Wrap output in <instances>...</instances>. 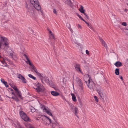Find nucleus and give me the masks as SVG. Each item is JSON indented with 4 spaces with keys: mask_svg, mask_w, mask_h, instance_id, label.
Wrapping results in <instances>:
<instances>
[{
    "mask_svg": "<svg viewBox=\"0 0 128 128\" xmlns=\"http://www.w3.org/2000/svg\"><path fill=\"white\" fill-rule=\"evenodd\" d=\"M84 14L86 18L88 19H89V17L88 16H87V15L85 13H84Z\"/></svg>",
    "mask_w": 128,
    "mask_h": 128,
    "instance_id": "obj_41",
    "label": "nucleus"
},
{
    "mask_svg": "<svg viewBox=\"0 0 128 128\" xmlns=\"http://www.w3.org/2000/svg\"><path fill=\"white\" fill-rule=\"evenodd\" d=\"M100 42H101V40H103L101 38H100Z\"/></svg>",
    "mask_w": 128,
    "mask_h": 128,
    "instance_id": "obj_54",
    "label": "nucleus"
},
{
    "mask_svg": "<svg viewBox=\"0 0 128 128\" xmlns=\"http://www.w3.org/2000/svg\"><path fill=\"white\" fill-rule=\"evenodd\" d=\"M29 128H34L32 127H30Z\"/></svg>",
    "mask_w": 128,
    "mask_h": 128,
    "instance_id": "obj_57",
    "label": "nucleus"
},
{
    "mask_svg": "<svg viewBox=\"0 0 128 128\" xmlns=\"http://www.w3.org/2000/svg\"><path fill=\"white\" fill-rule=\"evenodd\" d=\"M72 40L73 42V43L78 44V43L77 40H76L75 37L74 36H73L72 37Z\"/></svg>",
    "mask_w": 128,
    "mask_h": 128,
    "instance_id": "obj_17",
    "label": "nucleus"
},
{
    "mask_svg": "<svg viewBox=\"0 0 128 128\" xmlns=\"http://www.w3.org/2000/svg\"><path fill=\"white\" fill-rule=\"evenodd\" d=\"M48 30L49 31V34H52L53 33H52V32L51 30H50L49 29H48Z\"/></svg>",
    "mask_w": 128,
    "mask_h": 128,
    "instance_id": "obj_42",
    "label": "nucleus"
},
{
    "mask_svg": "<svg viewBox=\"0 0 128 128\" xmlns=\"http://www.w3.org/2000/svg\"><path fill=\"white\" fill-rule=\"evenodd\" d=\"M29 15L32 18H35L36 16V14L33 10L31 9L28 11Z\"/></svg>",
    "mask_w": 128,
    "mask_h": 128,
    "instance_id": "obj_10",
    "label": "nucleus"
},
{
    "mask_svg": "<svg viewBox=\"0 0 128 128\" xmlns=\"http://www.w3.org/2000/svg\"><path fill=\"white\" fill-rule=\"evenodd\" d=\"M115 74L117 75H118L119 74V68H117L115 70Z\"/></svg>",
    "mask_w": 128,
    "mask_h": 128,
    "instance_id": "obj_24",
    "label": "nucleus"
},
{
    "mask_svg": "<svg viewBox=\"0 0 128 128\" xmlns=\"http://www.w3.org/2000/svg\"><path fill=\"white\" fill-rule=\"evenodd\" d=\"M50 38L51 39H55V38L54 37V35L52 34L49 35Z\"/></svg>",
    "mask_w": 128,
    "mask_h": 128,
    "instance_id": "obj_25",
    "label": "nucleus"
},
{
    "mask_svg": "<svg viewBox=\"0 0 128 128\" xmlns=\"http://www.w3.org/2000/svg\"><path fill=\"white\" fill-rule=\"evenodd\" d=\"M40 10V12H41V13L43 14V11L41 10V9L40 10Z\"/></svg>",
    "mask_w": 128,
    "mask_h": 128,
    "instance_id": "obj_52",
    "label": "nucleus"
},
{
    "mask_svg": "<svg viewBox=\"0 0 128 128\" xmlns=\"http://www.w3.org/2000/svg\"><path fill=\"white\" fill-rule=\"evenodd\" d=\"M71 95L72 96V100L74 102H76V99L75 95L73 94H71Z\"/></svg>",
    "mask_w": 128,
    "mask_h": 128,
    "instance_id": "obj_21",
    "label": "nucleus"
},
{
    "mask_svg": "<svg viewBox=\"0 0 128 128\" xmlns=\"http://www.w3.org/2000/svg\"><path fill=\"white\" fill-rule=\"evenodd\" d=\"M88 81H85L89 88L91 90L94 91L95 88V85L94 82L92 81L90 78Z\"/></svg>",
    "mask_w": 128,
    "mask_h": 128,
    "instance_id": "obj_5",
    "label": "nucleus"
},
{
    "mask_svg": "<svg viewBox=\"0 0 128 128\" xmlns=\"http://www.w3.org/2000/svg\"><path fill=\"white\" fill-rule=\"evenodd\" d=\"M12 88L14 89V90L16 91L18 90V89L17 88V87L15 86H12Z\"/></svg>",
    "mask_w": 128,
    "mask_h": 128,
    "instance_id": "obj_28",
    "label": "nucleus"
},
{
    "mask_svg": "<svg viewBox=\"0 0 128 128\" xmlns=\"http://www.w3.org/2000/svg\"><path fill=\"white\" fill-rule=\"evenodd\" d=\"M40 118L42 123L46 125H48L51 122V120L44 115H41Z\"/></svg>",
    "mask_w": 128,
    "mask_h": 128,
    "instance_id": "obj_4",
    "label": "nucleus"
},
{
    "mask_svg": "<svg viewBox=\"0 0 128 128\" xmlns=\"http://www.w3.org/2000/svg\"><path fill=\"white\" fill-rule=\"evenodd\" d=\"M79 102L80 105H82V102L80 100H79Z\"/></svg>",
    "mask_w": 128,
    "mask_h": 128,
    "instance_id": "obj_48",
    "label": "nucleus"
},
{
    "mask_svg": "<svg viewBox=\"0 0 128 128\" xmlns=\"http://www.w3.org/2000/svg\"><path fill=\"white\" fill-rule=\"evenodd\" d=\"M77 15L81 20L83 21L84 22L85 21V20L82 17V16L80 15L77 14Z\"/></svg>",
    "mask_w": 128,
    "mask_h": 128,
    "instance_id": "obj_33",
    "label": "nucleus"
},
{
    "mask_svg": "<svg viewBox=\"0 0 128 128\" xmlns=\"http://www.w3.org/2000/svg\"><path fill=\"white\" fill-rule=\"evenodd\" d=\"M53 125L54 126L55 125L57 126H58L59 125L56 122V123H54L53 124Z\"/></svg>",
    "mask_w": 128,
    "mask_h": 128,
    "instance_id": "obj_43",
    "label": "nucleus"
},
{
    "mask_svg": "<svg viewBox=\"0 0 128 128\" xmlns=\"http://www.w3.org/2000/svg\"><path fill=\"white\" fill-rule=\"evenodd\" d=\"M85 76L86 77H89V75H87L86 76Z\"/></svg>",
    "mask_w": 128,
    "mask_h": 128,
    "instance_id": "obj_55",
    "label": "nucleus"
},
{
    "mask_svg": "<svg viewBox=\"0 0 128 128\" xmlns=\"http://www.w3.org/2000/svg\"><path fill=\"white\" fill-rule=\"evenodd\" d=\"M76 80L77 84L79 86L80 89L81 90H82L83 87L82 86L83 83L81 80L78 77H76Z\"/></svg>",
    "mask_w": 128,
    "mask_h": 128,
    "instance_id": "obj_8",
    "label": "nucleus"
},
{
    "mask_svg": "<svg viewBox=\"0 0 128 128\" xmlns=\"http://www.w3.org/2000/svg\"><path fill=\"white\" fill-rule=\"evenodd\" d=\"M64 2L66 4L72 6V2L71 1V0H64Z\"/></svg>",
    "mask_w": 128,
    "mask_h": 128,
    "instance_id": "obj_13",
    "label": "nucleus"
},
{
    "mask_svg": "<svg viewBox=\"0 0 128 128\" xmlns=\"http://www.w3.org/2000/svg\"><path fill=\"white\" fill-rule=\"evenodd\" d=\"M24 56L26 58L27 60V61H26V62L27 64H29V65H31V64L32 65V62H30V60L28 58V56L26 54H24Z\"/></svg>",
    "mask_w": 128,
    "mask_h": 128,
    "instance_id": "obj_14",
    "label": "nucleus"
},
{
    "mask_svg": "<svg viewBox=\"0 0 128 128\" xmlns=\"http://www.w3.org/2000/svg\"><path fill=\"white\" fill-rule=\"evenodd\" d=\"M87 25L88 26L90 25V24L89 23H88L87 22H86L85 20V21H84Z\"/></svg>",
    "mask_w": 128,
    "mask_h": 128,
    "instance_id": "obj_46",
    "label": "nucleus"
},
{
    "mask_svg": "<svg viewBox=\"0 0 128 128\" xmlns=\"http://www.w3.org/2000/svg\"><path fill=\"white\" fill-rule=\"evenodd\" d=\"M114 64L117 67H119L122 65V63L119 61H118L116 62Z\"/></svg>",
    "mask_w": 128,
    "mask_h": 128,
    "instance_id": "obj_18",
    "label": "nucleus"
},
{
    "mask_svg": "<svg viewBox=\"0 0 128 128\" xmlns=\"http://www.w3.org/2000/svg\"><path fill=\"white\" fill-rule=\"evenodd\" d=\"M53 12L55 14H57V11L55 9H53Z\"/></svg>",
    "mask_w": 128,
    "mask_h": 128,
    "instance_id": "obj_35",
    "label": "nucleus"
},
{
    "mask_svg": "<svg viewBox=\"0 0 128 128\" xmlns=\"http://www.w3.org/2000/svg\"><path fill=\"white\" fill-rule=\"evenodd\" d=\"M77 26H78V29H81L82 28V26L80 24H78Z\"/></svg>",
    "mask_w": 128,
    "mask_h": 128,
    "instance_id": "obj_38",
    "label": "nucleus"
},
{
    "mask_svg": "<svg viewBox=\"0 0 128 128\" xmlns=\"http://www.w3.org/2000/svg\"><path fill=\"white\" fill-rule=\"evenodd\" d=\"M32 67V68L34 70V71L36 73L38 72L37 69H36V67L34 66L33 64L32 63V65H30Z\"/></svg>",
    "mask_w": 128,
    "mask_h": 128,
    "instance_id": "obj_20",
    "label": "nucleus"
},
{
    "mask_svg": "<svg viewBox=\"0 0 128 128\" xmlns=\"http://www.w3.org/2000/svg\"><path fill=\"white\" fill-rule=\"evenodd\" d=\"M46 113H47L49 115L52 116H53L51 112L50 111V110Z\"/></svg>",
    "mask_w": 128,
    "mask_h": 128,
    "instance_id": "obj_32",
    "label": "nucleus"
},
{
    "mask_svg": "<svg viewBox=\"0 0 128 128\" xmlns=\"http://www.w3.org/2000/svg\"><path fill=\"white\" fill-rule=\"evenodd\" d=\"M9 42L7 38L0 35V49L2 45L4 46L6 48H9Z\"/></svg>",
    "mask_w": 128,
    "mask_h": 128,
    "instance_id": "obj_2",
    "label": "nucleus"
},
{
    "mask_svg": "<svg viewBox=\"0 0 128 128\" xmlns=\"http://www.w3.org/2000/svg\"><path fill=\"white\" fill-rule=\"evenodd\" d=\"M36 74L37 75L39 76V77L40 78H42V74H40V73L38 72Z\"/></svg>",
    "mask_w": 128,
    "mask_h": 128,
    "instance_id": "obj_30",
    "label": "nucleus"
},
{
    "mask_svg": "<svg viewBox=\"0 0 128 128\" xmlns=\"http://www.w3.org/2000/svg\"><path fill=\"white\" fill-rule=\"evenodd\" d=\"M1 82L2 83H3L5 81L3 79H2V78L1 79Z\"/></svg>",
    "mask_w": 128,
    "mask_h": 128,
    "instance_id": "obj_45",
    "label": "nucleus"
},
{
    "mask_svg": "<svg viewBox=\"0 0 128 128\" xmlns=\"http://www.w3.org/2000/svg\"><path fill=\"white\" fill-rule=\"evenodd\" d=\"M34 88L38 92H46V90L44 86L38 82L37 84L35 86Z\"/></svg>",
    "mask_w": 128,
    "mask_h": 128,
    "instance_id": "obj_3",
    "label": "nucleus"
},
{
    "mask_svg": "<svg viewBox=\"0 0 128 128\" xmlns=\"http://www.w3.org/2000/svg\"><path fill=\"white\" fill-rule=\"evenodd\" d=\"M122 24L124 26H126L127 24L126 23V22H123Z\"/></svg>",
    "mask_w": 128,
    "mask_h": 128,
    "instance_id": "obj_39",
    "label": "nucleus"
},
{
    "mask_svg": "<svg viewBox=\"0 0 128 128\" xmlns=\"http://www.w3.org/2000/svg\"><path fill=\"white\" fill-rule=\"evenodd\" d=\"M30 3L37 10H40V6L39 4L38 0H29Z\"/></svg>",
    "mask_w": 128,
    "mask_h": 128,
    "instance_id": "obj_6",
    "label": "nucleus"
},
{
    "mask_svg": "<svg viewBox=\"0 0 128 128\" xmlns=\"http://www.w3.org/2000/svg\"><path fill=\"white\" fill-rule=\"evenodd\" d=\"M127 11V9H125V11Z\"/></svg>",
    "mask_w": 128,
    "mask_h": 128,
    "instance_id": "obj_56",
    "label": "nucleus"
},
{
    "mask_svg": "<svg viewBox=\"0 0 128 128\" xmlns=\"http://www.w3.org/2000/svg\"><path fill=\"white\" fill-rule=\"evenodd\" d=\"M80 65L79 64H76L75 66L76 70L78 72H80L81 73L83 74V72L81 71L80 68Z\"/></svg>",
    "mask_w": 128,
    "mask_h": 128,
    "instance_id": "obj_11",
    "label": "nucleus"
},
{
    "mask_svg": "<svg viewBox=\"0 0 128 128\" xmlns=\"http://www.w3.org/2000/svg\"><path fill=\"white\" fill-rule=\"evenodd\" d=\"M66 79L65 78H63V82H66Z\"/></svg>",
    "mask_w": 128,
    "mask_h": 128,
    "instance_id": "obj_44",
    "label": "nucleus"
},
{
    "mask_svg": "<svg viewBox=\"0 0 128 128\" xmlns=\"http://www.w3.org/2000/svg\"><path fill=\"white\" fill-rule=\"evenodd\" d=\"M28 76L30 78L33 79L34 80H36V78L35 77L33 76L31 74H29L28 75Z\"/></svg>",
    "mask_w": 128,
    "mask_h": 128,
    "instance_id": "obj_27",
    "label": "nucleus"
},
{
    "mask_svg": "<svg viewBox=\"0 0 128 128\" xmlns=\"http://www.w3.org/2000/svg\"><path fill=\"white\" fill-rule=\"evenodd\" d=\"M2 64H4V66L3 65H1V66H2V67H4V66H6V67L8 66V65L4 61H2Z\"/></svg>",
    "mask_w": 128,
    "mask_h": 128,
    "instance_id": "obj_26",
    "label": "nucleus"
},
{
    "mask_svg": "<svg viewBox=\"0 0 128 128\" xmlns=\"http://www.w3.org/2000/svg\"><path fill=\"white\" fill-rule=\"evenodd\" d=\"M18 77L20 80L22 82L26 84L27 83V80L24 77L20 74H19L18 75Z\"/></svg>",
    "mask_w": 128,
    "mask_h": 128,
    "instance_id": "obj_9",
    "label": "nucleus"
},
{
    "mask_svg": "<svg viewBox=\"0 0 128 128\" xmlns=\"http://www.w3.org/2000/svg\"><path fill=\"white\" fill-rule=\"evenodd\" d=\"M9 89L11 91H12V92H13V90L12 89L9 88Z\"/></svg>",
    "mask_w": 128,
    "mask_h": 128,
    "instance_id": "obj_51",
    "label": "nucleus"
},
{
    "mask_svg": "<svg viewBox=\"0 0 128 128\" xmlns=\"http://www.w3.org/2000/svg\"><path fill=\"white\" fill-rule=\"evenodd\" d=\"M94 98L96 101L97 102H98V97L96 96H94Z\"/></svg>",
    "mask_w": 128,
    "mask_h": 128,
    "instance_id": "obj_36",
    "label": "nucleus"
},
{
    "mask_svg": "<svg viewBox=\"0 0 128 128\" xmlns=\"http://www.w3.org/2000/svg\"><path fill=\"white\" fill-rule=\"evenodd\" d=\"M86 54L88 55H89V52L88 50H86Z\"/></svg>",
    "mask_w": 128,
    "mask_h": 128,
    "instance_id": "obj_40",
    "label": "nucleus"
},
{
    "mask_svg": "<svg viewBox=\"0 0 128 128\" xmlns=\"http://www.w3.org/2000/svg\"><path fill=\"white\" fill-rule=\"evenodd\" d=\"M101 42H102V44L105 47L106 49H107V45L106 43L103 40H102Z\"/></svg>",
    "mask_w": 128,
    "mask_h": 128,
    "instance_id": "obj_23",
    "label": "nucleus"
},
{
    "mask_svg": "<svg viewBox=\"0 0 128 128\" xmlns=\"http://www.w3.org/2000/svg\"><path fill=\"white\" fill-rule=\"evenodd\" d=\"M79 11L81 13L84 14V12L85 11V10L84 9V7L82 6H80V8L79 9Z\"/></svg>",
    "mask_w": 128,
    "mask_h": 128,
    "instance_id": "obj_19",
    "label": "nucleus"
},
{
    "mask_svg": "<svg viewBox=\"0 0 128 128\" xmlns=\"http://www.w3.org/2000/svg\"><path fill=\"white\" fill-rule=\"evenodd\" d=\"M69 29H70V31L71 32H72V33L73 32V30H72V29L70 28Z\"/></svg>",
    "mask_w": 128,
    "mask_h": 128,
    "instance_id": "obj_47",
    "label": "nucleus"
},
{
    "mask_svg": "<svg viewBox=\"0 0 128 128\" xmlns=\"http://www.w3.org/2000/svg\"><path fill=\"white\" fill-rule=\"evenodd\" d=\"M11 94H13V96H12V97H10L6 95V97L10 98L14 100L16 102H18L19 101L18 97L22 100L23 99V98L22 96L21 92L19 90L15 91V93L14 92H12Z\"/></svg>",
    "mask_w": 128,
    "mask_h": 128,
    "instance_id": "obj_1",
    "label": "nucleus"
},
{
    "mask_svg": "<svg viewBox=\"0 0 128 128\" xmlns=\"http://www.w3.org/2000/svg\"><path fill=\"white\" fill-rule=\"evenodd\" d=\"M43 80L46 83L49 84L52 87V86H54L53 85H51V84H50L49 80L48 79V78L46 77H44V78Z\"/></svg>",
    "mask_w": 128,
    "mask_h": 128,
    "instance_id": "obj_12",
    "label": "nucleus"
},
{
    "mask_svg": "<svg viewBox=\"0 0 128 128\" xmlns=\"http://www.w3.org/2000/svg\"><path fill=\"white\" fill-rule=\"evenodd\" d=\"M51 94L54 96H57L60 95V94L58 92L54 91H52L51 92Z\"/></svg>",
    "mask_w": 128,
    "mask_h": 128,
    "instance_id": "obj_16",
    "label": "nucleus"
},
{
    "mask_svg": "<svg viewBox=\"0 0 128 128\" xmlns=\"http://www.w3.org/2000/svg\"><path fill=\"white\" fill-rule=\"evenodd\" d=\"M70 107L72 110L74 109L75 108H76V107H74V105L72 104H71L70 105Z\"/></svg>",
    "mask_w": 128,
    "mask_h": 128,
    "instance_id": "obj_37",
    "label": "nucleus"
},
{
    "mask_svg": "<svg viewBox=\"0 0 128 128\" xmlns=\"http://www.w3.org/2000/svg\"><path fill=\"white\" fill-rule=\"evenodd\" d=\"M10 55L12 57V56H13V54H12V53H10Z\"/></svg>",
    "mask_w": 128,
    "mask_h": 128,
    "instance_id": "obj_50",
    "label": "nucleus"
},
{
    "mask_svg": "<svg viewBox=\"0 0 128 128\" xmlns=\"http://www.w3.org/2000/svg\"><path fill=\"white\" fill-rule=\"evenodd\" d=\"M20 116L25 121H30V118L26 114L22 111H20Z\"/></svg>",
    "mask_w": 128,
    "mask_h": 128,
    "instance_id": "obj_7",
    "label": "nucleus"
},
{
    "mask_svg": "<svg viewBox=\"0 0 128 128\" xmlns=\"http://www.w3.org/2000/svg\"><path fill=\"white\" fill-rule=\"evenodd\" d=\"M42 82L43 83H44V82H43L42 80Z\"/></svg>",
    "mask_w": 128,
    "mask_h": 128,
    "instance_id": "obj_58",
    "label": "nucleus"
},
{
    "mask_svg": "<svg viewBox=\"0 0 128 128\" xmlns=\"http://www.w3.org/2000/svg\"><path fill=\"white\" fill-rule=\"evenodd\" d=\"M97 92L98 93L99 95L102 98L104 97V96L103 94V93L101 91L98 90H97Z\"/></svg>",
    "mask_w": 128,
    "mask_h": 128,
    "instance_id": "obj_22",
    "label": "nucleus"
},
{
    "mask_svg": "<svg viewBox=\"0 0 128 128\" xmlns=\"http://www.w3.org/2000/svg\"><path fill=\"white\" fill-rule=\"evenodd\" d=\"M74 110L75 111L74 114L76 115L77 114V111L78 110V109L76 107L74 108Z\"/></svg>",
    "mask_w": 128,
    "mask_h": 128,
    "instance_id": "obj_29",
    "label": "nucleus"
},
{
    "mask_svg": "<svg viewBox=\"0 0 128 128\" xmlns=\"http://www.w3.org/2000/svg\"><path fill=\"white\" fill-rule=\"evenodd\" d=\"M30 109L31 110V111L32 112H34L35 111V108L33 107H31L30 108Z\"/></svg>",
    "mask_w": 128,
    "mask_h": 128,
    "instance_id": "obj_31",
    "label": "nucleus"
},
{
    "mask_svg": "<svg viewBox=\"0 0 128 128\" xmlns=\"http://www.w3.org/2000/svg\"><path fill=\"white\" fill-rule=\"evenodd\" d=\"M120 78L122 80H123V78L122 76H120Z\"/></svg>",
    "mask_w": 128,
    "mask_h": 128,
    "instance_id": "obj_53",
    "label": "nucleus"
},
{
    "mask_svg": "<svg viewBox=\"0 0 128 128\" xmlns=\"http://www.w3.org/2000/svg\"><path fill=\"white\" fill-rule=\"evenodd\" d=\"M42 108L43 110V111L46 112L49 110L48 107L44 105H42Z\"/></svg>",
    "mask_w": 128,
    "mask_h": 128,
    "instance_id": "obj_15",
    "label": "nucleus"
},
{
    "mask_svg": "<svg viewBox=\"0 0 128 128\" xmlns=\"http://www.w3.org/2000/svg\"><path fill=\"white\" fill-rule=\"evenodd\" d=\"M3 83L5 85L6 87H8V85L7 84V82H6L5 81Z\"/></svg>",
    "mask_w": 128,
    "mask_h": 128,
    "instance_id": "obj_34",
    "label": "nucleus"
},
{
    "mask_svg": "<svg viewBox=\"0 0 128 128\" xmlns=\"http://www.w3.org/2000/svg\"><path fill=\"white\" fill-rule=\"evenodd\" d=\"M88 26L89 28H90V29H92V27L90 25Z\"/></svg>",
    "mask_w": 128,
    "mask_h": 128,
    "instance_id": "obj_49",
    "label": "nucleus"
}]
</instances>
